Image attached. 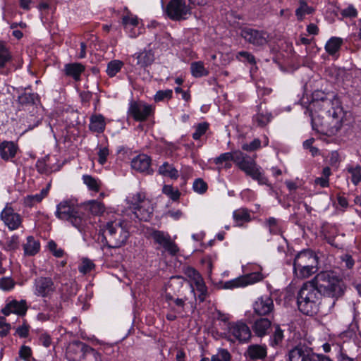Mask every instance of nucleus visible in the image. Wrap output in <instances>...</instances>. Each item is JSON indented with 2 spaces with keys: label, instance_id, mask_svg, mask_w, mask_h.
Segmentation results:
<instances>
[{
  "label": "nucleus",
  "instance_id": "49",
  "mask_svg": "<svg viewBox=\"0 0 361 361\" xmlns=\"http://www.w3.org/2000/svg\"><path fill=\"white\" fill-rule=\"evenodd\" d=\"M231 160H232V153L227 152L221 154L219 157H216L214 159V163L219 165L223 164L224 162H226L225 166L227 168H230L231 166V164L227 162Z\"/></svg>",
  "mask_w": 361,
  "mask_h": 361
},
{
  "label": "nucleus",
  "instance_id": "11",
  "mask_svg": "<svg viewBox=\"0 0 361 361\" xmlns=\"http://www.w3.org/2000/svg\"><path fill=\"white\" fill-rule=\"evenodd\" d=\"M254 313L252 316L270 317L274 311L273 300L269 295H264L257 299L253 304Z\"/></svg>",
  "mask_w": 361,
  "mask_h": 361
},
{
  "label": "nucleus",
  "instance_id": "61",
  "mask_svg": "<svg viewBox=\"0 0 361 361\" xmlns=\"http://www.w3.org/2000/svg\"><path fill=\"white\" fill-rule=\"evenodd\" d=\"M94 267V264L88 259L82 262V266L79 268L80 272L86 274L90 271Z\"/></svg>",
  "mask_w": 361,
  "mask_h": 361
},
{
  "label": "nucleus",
  "instance_id": "48",
  "mask_svg": "<svg viewBox=\"0 0 361 361\" xmlns=\"http://www.w3.org/2000/svg\"><path fill=\"white\" fill-rule=\"evenodd\" d=\"M208 128H209V124L206 122L199 123L195 128V133L192 134L193 139H195V140L200 139V137L206 133Z\"/></svg>",
  "mask_w": 361,
  "mask_h": 361
},
{
  "label": "nucleus",
  "instance_id": "23",
  "mask_svg": "<svg viewBox=\"0 0 361 361\" xmlns=\"http://www.w3.org/2000/svg\"><path fill=\"white\" fill-rule=\"evenodd\" d=\"M36 294L45 297L55 289L54 282L51 278L39 277L35 280Z\"/></svg>",
  "mask_w": 361,
  "mask_h": 361
},
{
  "label": "nucleus",
  "instance_id": "31",
  "mask_svg": "<svg viewBox=\"0 0 361 361\" xmlns=\"http://www.w3.org/2000/svg\"><path fill=\"white\" fill-rule=\"evenodd\" d=\"M39 242L35 240L31 235L27 238V243L23 245V250L25 255L33 256L39 251Z\"/></svg>",
  "mask_w": 361,
  "mask_h": 361
},
{
  "label": "nucleus",
  "instance_id": "2",
  "mask_svg": "<svg viewBox=\"0 0 361 361\" xmlns=\"http://www.w3.org/2000/svg\"><path fill=\"white\" fill-rule=\"evenodd\" d=\"M66 357L68 361H102V355L97 350L80 341L68 344Z\"/></svg>",
  "mask_w": 361,
  "mask_h": 361
},
{
  "label": "nucleus",
  "instance_id": "32",
  "mask_svg": "<svg viewBox=\"0 0 361 361\" xmlns=\"http://www.w3.org/2000/svg\"><path fill=\"white\" fill-rule=\"evenodd\" d=\"M89 128L93 132L102 133L105 128L104 118L102 115L92 116Z\"/></svg>",
  "mask_w": 361,
  "mask_h": 361
},
{
  "label": "nucleus",
  "instance_id": "28",
  "mask_svg": "<svg viewBox=\"0 0 361 361\" xmlns=\"http://www.w3.org/2000/svg\"><path fill=\"white\" fill-rule=\"evenodd\" d=\"M233 217L238 226H242L244 223L251 221L250 211L246 208H240L233 212Z\"/></svg>",
  "mask_w": 361,
  "mask_h": 361
},
{
  "label": "nucleus",
  "instance_id": "54",
  "mask_svg": "<svg viewBox=\"0 0 361 361\" xmlns=\"http://www.w3.org/2000/svg\"><path fill=\"white\" fill-rule=\"evenodd\" d=\"M248 156L240 151H235L232 153V161L238 166L243 164Z\"/></svg>",
  "mask_w": 361,
  "mask_h": 361
},
{
  "label": "nucleus",
  "instance_id": "14",
  "mask_svg": "<svg viewBox=\"0 0 361 361\" xmlns=\"http://www.w3.org/2000/svg\"><path fill=\"white\" fill-rule=\"evenodd\" d=\"M152 108L142 102H131L128 114L137 121H144L152 114Z\"/></svg>",
  "mask_w": 361,
  "mask_h": 361
},
{
  "label": "nucleus",
  "instance_id": "5",
  "mask_svg": "<svg viewBox=\"0 0 361 361\" xmlns=\"http://www.w3.org/2000/svg\"><path fill=\"white\" fill-rule=\"evenodd\" d=\"M56 215L61 220L68 221L80 231L82 230L86 224L85 214L78 210L71 201L65 200L60 202L57 205Z\"/></svg>",
  "mask_w": 361,
  "mask_h": 361
},
{
  "label": "nucleus",
  "instance_id": "63",
  "mask_svg": "<svg viewBox=\"0 0 361 361\" xmlns=\"http://www.w3.org/2000/svg\"><path fill=\"white\" fill-rule=\"evenodd\" d=\"M341 14L345 17H356L357 16V11L353 6H349L348 8L343 9L341 12Z\"/></svg>",
  "mask_w": 361,
  "mask_h": 361
},
{
  "label": "nucleus",
  "instance_id": "36",
  "mask_svg": "<svg viewBox=\"0 0 361 361\" xmlns=\"http://www.w3.org/2000/svg\"><path fill=\"white\" fill-rule=\"evenodd\" d=\"M313 11V8L309 6L305 0H299V7L295 11V15L298 20H302L305 15L311 14Z\"/></svg>",
  "mask_w": 361,
  "mask_h": 361
},
{
  "label": "nucleus",
  "instance_id": "33",
  "mask_svg": "<svg viewBox=\"0 0 361 361\" xmlns=\"http://www.w3.org/2000/svg\"><path fill=\"white\" fill-rule=\"evenodd\" d=\"M37 100L38 96L33 93H23L18 97V103L23 106H34Z\"/></svg>",
  "mask_w": 361,
  "mask_h": 361
},
{
  "label": "nucleus",
  "instance_id": "44",
  "mask_svg": "<svg viewBox=\"0 0 361 361\" xmlns=\"http://www.w3.org/2000/svg\"><path fill=\"white\" fill-rule=\"evenodd\" d=\"M84 183L87 185L90 190L98 192L99 190V184L97 180L90 175H84L82 177Z\"/></svg>",
  "mask_w": 361,
  "mask_h": 361
},
{
  "label": "nucleus",
  "instance_id": "22",
  "mask_svg": "<svg viewBox=\"0 0 361 361\" xmlns=\"http://www.w3.org/2000/svg\"><path fill=\"white\" fill-rule=\"evenodd\" d=\"M267 349L264 345H250L244 353V356L250 361L263 360L267 357Z\"/></svg>",
  "mask_w": 361,
  "mask_h": 361
},
{
  "label": "nucleus",
  "instance_id": "40",
  "mask_svg": "<svg viewBox=\"0 0 361 361\" xmlns=\"http://www.w3.org/2000/svg\"><path fill=\"white\" fill-rule=\"evenodd\" d=\"M11 59V54L6 45L0 42V68L6 66Z\"/></svg>",
  "mask_w": 361,
  "mask_h": 361
},
{
  "label": "nucleus",
  "instance_id": "47",
  "mask_svg": "<svg viewBox=\"0 0 361 361\" xmlns=\"http://www.w3.org/2000/svg\"><path fill=\"white\" fill-rule=\"evenodd\" d=\"M236 57L240 61L243 62H247L252 65H254L256 63L255 56L247 51H240L238 53Z\"/></svg>",
  "mask_w": 361,
  "mask_h": 361
},
{
  "label": "nucleus",
  "instance_id": "34",
  "mask_svg": "<svg viewBox=\"0 0 361 361\" xmlns=\"http://www.w3.org/2000/svg\"><path fill=\"white\" fill-rule=\"evenodd\" d=\"M343 43V39L339 37H331L326 43L325 49L330 55H334L340 49Z\"/></svg>",
  "mask_w": 361,
  "mask_h": 361
},
{
  "label": "nucleus",
  "instance_id": "42",
  "mask_svg": "<svg viewBox=\"0 0 361 361\" xmlns=\"http://www.w3.org/2000/svg\"><path fill=\"white\" fill-rule=\"evenodd\" d=\"M274 332L271 336V345L272 346H276L281 343L283 339V331L280 328L279 325H274Z\"/></svg>",
  "mask_w": 361,
  "mask_h": 361
},
{
  "label": "nucleus",
  "instance_id": "60",
  "mask_svg": "<svg viewBox=\"0 0 361 361\" xmlns=\"http://www.w3.org/2000/svg\"><path fill=\"white\" fill-rule=\"evenodd\" d=\"M267 224L269 227V231L271 233L276 234L279 231L277 226V221L276 219L273 217H270L267 219Z\"/></svg>",
  "mask_w": 361,
  "mask_h": 361
},
{
  "label": "nucleus",
  "instance_id": "62",
  "mask_svg": "<svg viewBox=\"0 0 361 361\" xmlns=\"http://www.w3.org/2000/svg\"><path fill=\"white\" fill-rule=\"evenodd\" d=\"M42 200V197L39 194H36L35 195H29L25 200V202L27 205L31 207L33 204L36 202H40Z\"/></svg>",
  "mask_w": 361,
  "mask_h": 361
},
{
  "label": "nucleus",
  "instance_id": "10",
  "mask_svg": "<svg viewBox=\"0 0 361 361\" xmlns=\"http://www.w3.org/2000/svg\"><path fill=\"white\" fill-rule=\"evenodd\" d=\"M241 37L254 46L262 47L268 43L269 35L264 30L245 27L241 30Z\"/></svg>",
  "mask_w": 361,
  "mask_h": 361
},
{
  "label": "nucleus",
  "instance_id": "53",
  "mask_svg": "<svg viewBox=\"0 0 361 361\" xmlns=\"http://www.w3.org/2000/svg\"><path fill=\"white\" fill-rule=\"evenodd\" d=\"M248 156L240 151H235L232 153V161L238 166L243 164Z\"/></svg>",
  "mask_w": 361,
  "mask_h": 361
},
{
  "label": "nucleus",
  "instance_id": "50",
  "mask_svg": "<svg viewBox=\"0 0 361 361\" xmlns=\"http://www.w3.org/2000/svg\"><path fill=\"white\" fill-rule=\"evenodd\" d=\"M42 119V118L39 114L36 116L30 115L27 119L28 130H32L34 128L38 126L41 123Z\"/></svg>",
  "mask_w": 361,
  "mask_h": 361
},
{
  "label": "nucleus",
  "instance_id": "58",
  "mask_svg": "<svg viewBox=\"0 0 361 361\" xmlns=\"http://www.w3.org/2000/svg\"><path fill=\"white\" fill-rule=\"evenodd\" d=\"M261 142L259 139H255L250 144H244L242 149L245 151L252 152L260 147Z\"/></svg>",
  "mask_w": 361,
  "mask_h": 361
},
{
  "label": "nucleus",
  "instance_id": "7",
  "mask_svg": "<svg viewBox=\"0 0 361 361\" xmlns=\"http://www.w3.org/2000/svg\"><path fill=\"white\" fill-rule=\"evenodd\" d=\"M130 207L135 216L140 221H148L153 212L151 202L144 194L138 192L129 200Z\"/></svg>",
  "mask_w": 361,
  "mask_h": 361
},
{
  "label": "nucleus",
  "instance_id": "46",
  "mask_svg": "<svg viewBox=\"0 0 361 361\" xmlns=\"http://www.w3.org/2000/svg\"><path fill=\"white\" fill-rule=\"evenodd\" d=\"M192 188L196 192L199 194H204L207 190L208 187L207 183L204 182L203 179L197 178L195 180Z\"/></svg>",
  "mask_w": 361,
  "mask_h": 361
},
{
  "label": "nucleus",
  "instance_id": "19",
  "mask_svg": "<svg viewBox=\"0 0 361 361\" xmlns=\"http://www.w3.org/2000/svg\"><path fill=\"white\" fill-rule=\"evenodd\" d=\"M1 219L10 230L18 229L22 224V218L11 207H6L1 213Z\"/></svg>",
  "mask_w": 361,
  "mask_h": 361
},
{
  "label": "nucleus",
  "instance_id": "29",
  "mask_svg": "<svg viewBox=\"0 0 361 361\" xmlns=\"http://www.w3.org/2000/svg\"><path fill=\"white\" fill-rule=\"evenodd\" d=\"M66 74L75 80H79L80 74L85 71V66L79 63L66 64L64 69Z\"/></svg>",
  "mask_w": 361,
  "mask_h": 361
},
{
  "label": "nucleus",
  "instance_id": "57",
  "mask_svg": "<svg viewBox=\"0 0 361 361\" xmlns=\"http://www.w3.org/2000/svg\"><path fill=\"white\" fill-rule=\"evenodd\" d=\"M11 325L6 322L4 317H0V336L5 337L9 332Z\"/></svg>",
  "mask_w": 361,
  "mask_h": 361
},
{
  "label": "nucleus",
  "instance_id": "30",
  "mask_svg": "<svg viewBox=\"0 0 361 361\" xmlns=\"http://www.w3.org/2000/svg\"><path fill=\"white\" fill-rule=\"evenodd\" d=\"M158 173L163 176L169 177L173 180H176L179 177L178 171L168 162H164L159 167Z\"/></svg>",
  "mask_w": 361,
  "mask_h": 361
},
{
  "label": "nucleus",
  "instance_id": "20",
  "mask_svg": "<svg viewBox=\"0 0 361 361\" xmlns=\"http://www.w3.org/2000/svg\"><path fill=\"white\" fill-rule=\"evenodd\" d=\"M262 279L259 273H252L246 276L226 281L224 287L227 289L234 288L240 286H245L261 281Z\"/></svg>",
  "mask_w": 361,
  "mask_h": 361
},
{
  "label": "nucleus",
  "instance_id": "37",
  "mask_svg": "<svg viewBox=\"0 0 361 361\" xmlns=\"http://www.w3.org/2000/svg\"><path fill=\"white\" fill-rule=\"evenodd\" d=\"M192 75L195 78H200L207 75L209 72L201 61L192 62L190 65Z\"/></svg>",
  "mask_w": 361,
  "mask_h": 361
},
{
  "label": "nucleus",
  "instance_id": "26",
  "mask_svg": "<svg viewBox=\"0 0 361 361\" xmlns=\"http://www.w3.org/2000/svg\"><path fill=\"white\" fill-rule=\"evenodd\" d=\"M27 307L25 302L22 301L18 302L16 300H13L9 303H8L5 307H4L1 310V312L4 315H9L11 313H15L18 315H24L26 313Z\"/></svg>",
  "mask_w": 361,
  "mask_h": 361
},
{
  "label": "nucleus",
  "instance_id": "45",
  "mask_svg": "<svg viewBox=\"0 0 361 361\" xmlns=\"http://www.w3.org/2000/svg\"><path fill=\"white\" fill-rule=\"evenodd\" d=\"M162 191L173 201L178 200L180 195L178 189H174L171 185H165L163 187Z\"/></svg>",
  "mask_w": 361,
  "mask_h": 361
},
{
  "label": "nucleus",
  "instance_id": "21",
  "mask_svg": "<svg viewBox=\"0 0 361 361\" xmlns=\"http://www.w3.org/2000/svg\"><path fill=\"white\" fill-rule=\"evenodd\" d=\"M151 161L150 157L144 154H139L132 159L131 167L138 172L151 174L153 172L150 166Z\"/></svg>",
  "mask_w": 361,
  "mask_h": 361
},
{
  "label": "nucleus",
  "instance_id": "38",
  "mask_svg": "<svg viewBox=\"0 0 361 361\" xmlns=\"http://www.w3.org/2000/svg\"><path fill=\"white\" fill-rule=\"evenodd\" d=\"M86 209L94 215L102 214L104 210V205L98 201L92 200L85 204Z\"/></svg>",
  "mask_w": 361,
  "mask_h": 361
},
{
  "label": "nucleus",
  "instance_id": "12",
  "mask_svg": "<svg viewBox=\"0 0 361 361\" xmlns=\"http://www.w3.org/2000/svg\"><path fill=\"white\" fill-rule=\"evenodd\" d=\"M151 237L156 243L162 246L171 255H176L179 251L177 245L171 240V236L168 233L154 230L152 232Z\"/></svg>",
  "mask_w": 361,
  "mask_h": 361
},
{
  "label": "nucleus",
  "instance_id": "39",
  "mask_svg": "<svg viewBox=\"0 0 361 361\" xmlns=\"http://www.w3.org/2000/svg\"><path fill=\"white\" fill-rule=\"evenodd\" d=\"M188 271L192 274L190 276H192L195 281L197 290L200 293H207V287L200 274L194 269H190Z\"/></svg>",
  "mask_w": 361,
  "mask_h": 361
},
{
  "label": "nucleus",
  "instance_id": "8",
  "mask_svg": "<svg viewBox=\"0 0 361 361\" xmlns=\"http://www.w3.org/2000/svg\"><path fill=\"white\" fill-rule=\"evenodd\" d=\"M312 105L314 109V114H320L322 115L329 114L331 117L342 120V110L338 106H332L333 101L331 99L326 97H321L320 99L317 98L313 101Z\"/></svg>",
  "mask_w": 361,
  "mask_h": 361
},
{
  "label": "nucleus",
  "instance_id": "25",
  "mask_svg": "<svg viewBox=\"0 0 361 361\" xmlns=\"http://www.w3.org/2000/svg\"><path fill=\"white\" fill-rule=\"evenodd\" d=\"M298 293L309 297L312 300H316L318 301L322 295L317 285L314 283V278L312 280L305 283Z\"/></svg>",
  "mask_w": 361,
  "mask_h": 361
},
{
  "label": "nucleus",
  "instance_id": "35",
  "mask_svg": "<svg viewBox=\"0 0 361 361\" xmlns=\"http://www.w3.org/2000/svg\"><path fill=\"white\" fill-rule=\"evenodd\" d=\"M271 118L272 116L271 113L260 108L258 113L255 116V120L259 126L264 127L270 122Z\"/></svg>",
  "mask_w": 361,
  "mask_h": 361
},
{
  "label": "nucleus",
  "instance_id": "13",
  "mask_svg": "<svg viewBox=\"0 0 361 361\" xmlns=\"http://www.w3.org/2000/svg\"><path fill=\"white\" fill-rule=\"evenodd\" d=\"M228 333L233 336L240 343H247L252 337L249 326L243 322L230 323Z\"/></svg>",
  "mask_w": 361,
  "mask_h": 361
},
{
  "label": "nucleus",
  "instance_id": "56",
  "mask_svg": "<svg viewBox=\"0 0 361 361\" xmlns=\"http://www.w3.org/2000/svg\"><path fill=\"white\" fill-rule=\"evenodd\" d=\"M48 247L55 257H61L63 255V250L61 248H58L57 244L54 241H49Z\"/></svg>",
  "mask_w": 361,
  "mask_h": 361
},
{
  "label": "nucleus",
  "instance_id": "9",
  "mask_svg": "<svg viewBox=\"0 0 361 361\" xmlns=\"http://www.w3.org/2000/svg\"><path fill=\"white\" fill-rule=\"evenodd\" d=\"M165 13L173 20H185L190 14V7L184 0H171L166 5Z\"/></svg>",
  "mask_w": 361,
  "mask_h": 361
},
{
  "label": "nucleus",
  "instance_id": "15",
  "mask_svg": "<svg viewBox=\"0 0 361 361\" xmlns=\"http://www.w3.org/2000/svg\"><path fill=\"white\" fill-rule=\"evenodd\" d=\"M315 355L310 348L298 345L288 351L289 361H315Z\"/></svg>",
  "mask_w": 361,
  "mask_h": 361
},
{
  "label": "nucleus",
  "instance_id": "18",
  "mask_svg": "<svg viewBox=\"0 0 361 361\" xmlns=\"http://www.w3.org/2000/svg\"><path fill=\"white\" fill-rule=\"evenodd\" d=\"M297 304L298 310L306 315H314L318 311L319 301L298 293Z\"/></svg>",
  "mask_w": 361,
  "mask_h": 361
},
{
  "label": "nucleus",
  "instance_id": "41",
  "mask_svg": "<svg viewBox=\"0 0 361 361\" xmlns=\"http://www.w3.org/2000/svg\"><path fill=\"white\" fill-rule=\"evenodd\" d=\"M123 63L119 60H114L108 63L106 73L109 76L114 77L121 71Z\"/></svg>",
  "mask_w": 361,
  "mask_h": 361
},
{
  "label": "nucleus",
  "instance_id": "16",
  "mask_svg": "<svg viewBox=\"0 0 361 361\" xmlns=\"http://www.w3.org/2000/svg\"><path fill=\"white\" fill-rule=\"evenodd\" d=\"M238 167L245 173L254 180L259 182V184H267V178L261 173L259 169L256 166L255 161L249 156L247 159L241 164Z\"/></svg>",
  "mask_w": 361,
  "mask_h": 361
},
{
  "label": "nucleus",
  "instance_id": "64",
  "mask_svg": "<svg viewBox=\"0 0 361 361\" xmlns=\"http://www.w3.org/2000/svg\"><path fill=\"white\" fill-rule=\"evenodd\" d=\"M217 355L221 361H230L231 359V355L228 351V350L224 348H220L218 350Z\"/></svg>",
  "mask_w": 361,
  "mask_h": 361
},
{
  "label": "nucleus",
  "instance_id": "6",
  "mask_svg": "<svg viewBox=\"0 0 361 361\" xmlns=\"http://www.w3.org/2000/svg\"><path fill=\"white\" fill-rule=\"evenodd\" d=\"M309 116L311 117L312 128H320L318 130L326 135H333L336 134L342 127L341 119L334 118L329 116V114L322 115L315 114L314 116L312 110L307 109Z\"/></svg>",
  "mask_w": 361,
  "mask_h": 361
},
{
  "label": "nucleus",
  "instance_id": "17",
  "mask_svg": "<svg viewBox=\"0 0 361 361\" xmlns=\"http://www.w3.org/2000/svg\"><path fill=\"white\" fill-rule=\"evenodd\" d=\"M248 322L252 324V329L258 337H263L268 334L271 322L269 317L252 316Z\"/></svg>",
  "mask_w": 361,
  "mask_h": 361
},
{
  "label": "nucleus",
  "instance_id": "27",
  "mask_svg": "<svg viewBox=\"0 0 361 361\" xmlns=\"http://www.w3.org/2000/svg\"><path fill=\"white\" fill-rule=\"evenodd\" d=\"M134 57L137 59V64L142 68L150 66L154 61V53L152 50H145L135 54Z\"/></svg>",
  "mask_w": 361,
  "mask_h": 361
},
{
  "label": "nucleus",
  "instance_id": "1",
  "mask_svg": "<svg viewBox=\"0 0 361 361\" xmlns=\"http://www.w3.org/2000/svg\"><path fill=\"white\" fill-rule=\"evenodd\" d=\"M314 283L322 295L334 299L333 305L344 295V282L334 271H325L317 274L314 276Z\"/></svg>",
  "mask_w": 361,
  "mask_h": 361
},
{
  "label": "nucleus",
  "instance_id": "59",
  "mask_svg": "<svg viewBox=\"0 0 361 361\" xmlns=\"http://www.w3.org/2000/svg\"><path fill=\"white\" fill-rule=\"evenodd\" d=\"M109 149L106 147L100 148L98 152L99 159L98 161L101 164H104L106 161L107 157L109 156Z\"/></svg>",
  "mask_w": 361,
  "mask_h": 361
},
{
  "label": "nucleus",
  "instance_id": "24",
  "mask_svg": "<svg viewBox=\"0 0 361 361\" xmlns=\"http://www.w3.org/2000/svg\"><path fill=\"white\" fill-rule=\"evenodd\" d=\"M18 146L12 141L0 143V157L4 161L11 160L16 155Z\"/></svg>",
  "mask_w": 361,
  "mask_h": 361
},
{
  "label": "nucleus",
  "instance_id": "4",
  "mask_svg": "<svg viewBox=\"0 0 361 361\" xmlns=\"http://www.w3.org/2000/svg\"><path fill=\"white\" fill-rule=\"evenodd\" d=\"M318 257L311 250L298 253L293 262L295 274L300 278H307L317 271Z\"/></svg>",
  "mask_w": 361,
  "mask_h": 361
},
{
  "label": "nucleus",
  "instance_id": "52",
  "mask_svg": "<svg viewBox=\"0 0 361 361\" xmlns=\"http://www.w3.org/2000/svg\"><path fill=\"white\" fill-rule=\"evenodd\" d=\"M248 156L240 151H235L232 153V161L238 166L243 164Z\"/></svg>",
  "mask_w": 361,
  "mask_h": 361
},
{
  "label": "nucleus",
  "instance_id": "43",
  "mask_svg": "<svg viewBox=\"0 0 361 361\" xmlns=\"http://www.w3.org/2000/svg\"><path fill=\"white\" fill-rule=\"evenodd\" d=\"M347 170L352 176V182L355 185H357L361 181V166L359 165H357L355 167L348 166Z\"/></svg>",
  "mask_w": 361,
  "mask_h": 361
},
{
  "label": "nucleus",
  "instance_id": "3",
  "mask_svg": "<svg viewBox=\"0 0 361 361\" xmlns=\"http://www.w3.org/2000/svg\"><path fill=\"white\" fill-rule=\"evenodd\" d=\"M129 233L121 222L107 223L103 231L102 240L108 248H119L126 244Z\"/></svg>",
  "mask_w": 361,
  "mask_h": 361
},
{
  "label": "nucleus",
  "instance_id": "51",
  "mask_svg": "<svg viewBox=\"0 0 361 361\" xmlns=\"http://www.w3.org/2000/svg\"><path fill=\"white\" fill-rule=\"evenodd\" d=\"M19 238L17 235H13L8 238L6 243V249L8 250H15L19 247Z\"/></svg>",
  "mask_w": 361,
  "mask_h": 361
},
{
  "label": "nucleus",
  "instance_id": "55",
  "mask_svg": "<svg viewBox=\"0 0 361 361\" xmlns=\"http://www.w3.org/2000/svg\"><path fill=\"white\" fill-rule=\"evenodd\" d=\"M172 94L173 92L171 90H159L156 93L154 96V100L155 102H160L164 99H171Z\"/></svg>",
  "mask_w": 361,
  "mask_h": 361
}]
</instances>
